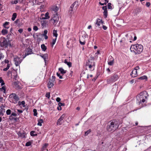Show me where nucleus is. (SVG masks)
<instances>
[{
	"instance_id": "f257e3e1",
	"label": "nucleus",
	"mask_w": 151,
	"mask_h": 151,
	"mask_svg": "<svg viewBox=\"0 0 151 151\" xmlns=\"http://www.w3.org/2000/svg\"><path fill=\"white\" fill-rule=\"evenodd\" d=\"M118 127V122L114 119L111 120L108 123L106 129L109 132L114 131L117 129Z\"/></svg>"
},
{
	"instance_id": "f03ea898",
	"label": "nucleus",
	"mask_w": 151,
	"mask_h": 151,
	"mask_svg": "<svg viewBox=\"0 0 151 151\" xmlns=\"http://www.w3.org/2000/svg\"><path fill=\"white\" fill-rule=\"evenodd\" d=\"M130 49L131 52H133L136 54H139L142 51L143 47L141 45L137 44L135 45H132Z\"/></svg>"
},
{
	"instance_id": "7ed1b4c3",
	"label": "nucleus",
	"mask_w": 151,
	"mask_h": 151,
	"mask_svg": "<svg viewBox=\"0 0 151 151\" xmlns=\"http://www.w3.org/2000/svg\"><path fill=\"white\" fill-rule=\"evenodd\" d=\"M0 45L1 47H7L8 45L11 47V44L9 42H7L4 38L3 42H0Z\"/></svg>"
},
{
	"instance_id": "20e7f679",
	"label": "nucleus",
	"mask_w": 151,
	"mask_h": 151,
	"mask_svg": "<svg viewBox=\"0 0 151 151\" xmlns=\"http://www.w3.org/2000/svg\"><path fill=\"white\" fill-rule=\"evenodd\" d=\"M118 78V76L116 74H114L111 77L110 79L107 80V83H109L111 82H115L117 80Z\"/></svg>"
},
{
	"instance_id": "39448f33",
	"label": "nucleus",
	"mask_w": 151,
	"mask_h": 151,
	"mask_svg": "<svg viewBox=\"0 0 151 151\" xmlns=\"http://www.w3.org/2000/svg\"><path fill=\"white\" fill-rule=\"evenodd\" d=\"M95 63L94 62H90L89 60H88L86 62V65L88 66L89 68H91L92 67L93 68V70L94 69Z\"/></svg>"
},
{
	"instance_id": "423d86ee",
	"label": "nucleus",
	"mask_w": 151,
	"mask_h": 151,
	"mask_svg": "<svg viewBox=\"0 0 151 151\" xmlns=\"http://www.w3.org/2000/svg\"><path fill=\"white\" fill-rule=\"evenodd\" d=\"M76 3V2H74L70 6L68 12L70 14H71L73 10H75V9H76V6H75Z\"/></svg>"
},
{
	"instance_id": "0eeeda50",
	"label": "nucleus",
	"mask_w": 151,
	"mask_h": 151,
	"mask_svg": "<svg viewBox=\"0 0 151 151\" xmlns=\"http://www.w3.org/2000/svg\"><path fill=\"white\" fill-rule=\"evenodd\" d=\"M22 60L20 58L17 57L14 58V61L15 62V64L16 66H18L21 63Z\"/></svg>"
},
{
	"instance_id": "6e6552de",
	"label": "nucleus",
	"mask_w": 151,
	"mask_h": 151,
	"mask_svg": "<svg viewBox=\"0 0 151 151\" xmlns=\"http://www.w3.org/2000/svg\"><path fill=\"white\" fill-rule=\"evenodd\" d=\"M102 9L104 11L103 12L104 15V16L105 18H106L107 17L108 15L107 8V6H103Z\"/></svg>"
},
{
	"instance_id": "1a4fd4ad",
	"label": "nucleus",
	"mask_w": 151,
	"mask_h": 151,
	"mask_svg": "<svg viewBox=\"0 0 151 151\" xmlns=\"http://www.w3.org/2000/svg\"><path fill=\"white\" fill-rule=\"evenodd\" d=\"M65 114H63L60 117V118L58 119L57 123V124L58 125H60L61 124V123H60V122L62 121L65 117Z\"/></svg>"
},
{
	"instance_id": "9d476101",
	"label": "nucleus",
	"mask_w": 151,
	"mask_h": 151,
	"mask_svg": "<svg viewBox=\"0 0 151 151\" xmlns=\"http://www.w3.org/2000/svg\"><path fill=\"white\" fill-rule=\"evenodd\" d=\"M41 17H42V19H46L49 18L50 17L49 16V13L47 12H46L45 15L44 14H42Z\"/></svg>"
},
{
	"instance_id": "9b49d317",
	"label": "nucleus",
	"mask_w": 151,
	"mask_h": 151,
	"mask_svg": "<svg viewBox=\"0 0 151 151\" xmlns=\"http://www.w3.org/2000/svg\"><path fill=\"white\" fill-rule=\"evenodd\" d=\"M32 53V50L30 48H27L26 50L25 51V56L31 54Z\"/></svg>"
},
{
	"instance_id": "f8f14e48",
	"label": "nucleus",
	"mask_w": 151,
	"mask_h": 151,
	"mask_svg": "<svg viewBox=\"0 0 151 151\" xmlns=\"http://www.w3.org/2000/svg\"><path fill=\"white\" fill-rule=\"evenodd\" d=\"M131 76L133 77H135L137 76V71L135 70H133L131 73Z\"/></svg>"
},
{
	"instance_id": "ddd939ff",
	"label": "nucleus",
	"mask_w": 151,
	"mask_h": 151,
	"mask_svg": "<svg viewBox=\"0 0 151 151\" xmlns=\"http://www.w3.org/2000/svg\"><path fill=\"white\" fill-rule=\"evenodd\" d=\"M52 81H49L47 83L48 87L49 88H50L54 86L53 82Z\"/></svg>"
},
{
	"instance_id": "4468645a",
	"label": "nucleus",
	"mask_w": 151,
	"mask_h": 151,
	"mask_svg": "<svg viewBox=\"0 0 151 151\" xmlns=\"http://www.w3.org/2000/svg\"><path fill=\"white\" fill-rule=\"evenodd\" d=\"M109 59L111 60V61H108V64L109 65H113L114 63V59L112 56L109 57Z\"/></svg>"
},
{
	"instance_id": "2eb2a0df",
	"label": "nucleus",
	"mask_w": 151,
	"mask_h": 151,
	"mask_svg": "<svg viewBox=\"0 0 151 151\" xmlns=\"http://www.w3.org/2000/svg\"><path fill=\"white\" fill-rule=\"evenodd\" d=\"M59 70L60 71V73L62 75L64 76V74L66 73V70H64L62 68H59Z\"/></svg>"
},
{
	"instance_id": "dca6fc26",
	"label": "nucleus",
	"mask_w": 151,
	"mask_h": 151,
	"mask_svg": "<svg viewBox=\"0 0 151 151\" xmlns=\"http://www.w3.org/2000/svg\"><path fill=\"white\" fill-rule=\"evenodd\" d=\"M102 23V20L99 19H98L97 21V22L96 23V25L98 26H100V24Z\"/></svg>"
},
{
	"instance_id": "f3484780",
	"label": "nucleus",
	"mask_w": 151,
	"mask_h": 151,
	"mask_svg": "<svg viewBox=\"0 0 151 151\" xmlns=\"http://www.w3.org/2000/svg\"><path fill=\"white\" fill-rule=\"evenodd\" d=\"M143 93L142 92H141V93L137 97V100L138 99V97H139V98H140V101H139V104H140V102H141V98H142V95H143Z\"/></svg>"
},
{
	"instance_id": "a211bd4d",
	"label": "nucleus",
	"mask_w": 151,
	"mask_h": 151,
	"mask_svg": "<svg viewBox=\"0 0 151 151\" xmlns=\"http://www.w3.org/2000/svg\"><path fill=\"white\" fill-rule=\"evenodd\" d=\"M41 47L43 51H45L47 49V47L44 44H42L41 45Z\"/></svg>"
},
{
	"instance_id": "6ab92c4d",
	"label": "nucleus",
	"mask_w": 151,
	"mask_h": 151,
	"mask_svg": "<svg viewBox=\"0 0 151 151\" xmlns=\"http://www.w3.org/2000/svg\"><path fill=\"white\" fill-rule=\"evenodd\" d=\"M17 16V13H14L13 14L12 17V20L13 21H14L15 19V18H16Z\"/></svg>"
},
{
	"instance_id": "aec40b11",
	"label": "nucleus",
	"mask_w": 151,
	"mask_h": 151,
	"mask_svg": "<svg viewBox=\"0 0 151 151\" xmlns=\"http://www.w3.org/2000/svg\"><path fill=\"white\" fill-rule=\"evenodd\" d=\"M3 35H5L7 33L8 31L6 29H3L1 31Z\"/></svg>"
},
{
	"instance_id": "412c9836",
	"label": "nucleus",
	"mask_w": 151,
	"mask_h": 151,
	"mask_svg": "<svg viewBox=\"0 0 151 151\" xmlns=\"http://www.w3.org/2000/svg\"><path fill=\"white\" fill-rule=\"evenodd\" d=\"M43 122V119H40L38 120V122L37 124L38 125H39L40 126H42L41 123Z\"/></svg>"
},
{
	"instance_id": "4be33fe9",
	"label": "nucleus",
	"mask_w": 151,
	"mask_h": 151,
	"mask_svg": "<svg viewBox=\"0 0 151 151\" xmlns=\"http://www.w3.org/2000/svg\"><path fill=\"white\" fill-rule=\"evenodd\" d=\"M53 36H55L56 38L58 36V34L57 33V31L56 30H54L53 32Z\"/></svg>"
},
{
	"instance_id": "5701e85b",
	"label": "nucleus",
	"mask_w": 151,
	"mask_h": 151,
	"mask_svg": "<svg viewBox=\"0 0 151 151\" xmlns=\"http://www.w3.org/2000/svg\"><path fill=\"white\" fill-rule=\"evenodd\" d=\"M58 10V8L57 6H55L54 8H52V10L54 11L55 14H57V12Z\"/></svg>"
},
{
	"instance_id": "b1692460",
	"label": "nucleus",
	"mask_w": 151,
	"mask_h": 151,
	"mask_svg": "<svg viewBox=\"0 0 151 151\" xmlns=\"http://www.w3.org/2000/svg\"><path fill=\"white\" fill-rule=\"evenodd\" d=\"M19 135L21 137L23 138L25 137V135L24 133H21L20 132L18 133Z\"/></svg>"
},
{
	"instance_id": "393cba45",
	"label": "nucleus",
	"mask_w": 151,
	"mask_h": 151,
	"mask_svg": "<svg viewBox=\"0 0 151 151\" xmlns=\"http://www.w3.org/2000/svg\"><path fill=\"white\" fill-rule=\"evenodd\" d=\"M111 4L110 3H108L107 7L108 6V8L109 9H112V6H111Z\"/></svg>"
},
{
	"instance_id": "a878e982",
	"label": "nucleus",
	"mask_w": 151,
	"mask_h": 151,
	"mask_svg": "<svg viewBox=\"0 0 151 151\" xmlns=\"http://www.w3.org/2000/svg\"><path fill=\"white\" fill-rule=\"evenodd\" d=\"M57 75L58 77H59V78L60 79H62L63 78V77L65 78L64 76L62 75L61 76L60 75V73H57Z\"/></svg>"
},
{
	"instance_id": "bb28decb",
	"label": "nucleus",
	"mask_w": 151,
	"mask_h": 151,
	"mask_svg": "<svg viewBox=\"0 0 151 151\" xmlns=\"http://www.w3.org/2000/svg\"><path fill=\"white\" fill-rule=\"evenodd\" d=\"M147 77L146 76H143L142 77H141L138 78L140 80H144V79H147Z\"/></svg>"
},
{
	"instance_id": "cd10ccee",
	"label": "nucleus",
	"mask_w": 151,
	"mask_h": 151,
	"mask_svg": "<svg viewBox=\"0 0 151 151\" xmlns=\"http://www.w3.org/2000/svg\"><path fill=\"white\" fill-rule=\"evenodd\" d=\"M11 110H10V109H8L6 111V114L7 115H9L10 114H11Z\"/></svg>"
},
{
	"instance_id": "c85d7f7f",
	"label": "nucleus",
	"mask_w": 151,
	"mask_h": 151,
	"mask_svg": "<svg viewBox=\"0 0 151 151\" xmlns=\"http://www.w3.org/2000/svg\"><path fill=\"white\" fill-rule=\"evenodd\" d=\"M48 58V55L47 54H45L44 55V59L45 61H46V59Z\"/></svg>"
},
{
	"instance_id": "c756f323",
	"label": "nucleus",
	"mask_w": 151,
	"mask_h": 151,
	"mask_svg": "<svg viewBox=\"0 0 151 151\" xmlns=\"http://www.w3.org/2000/svg\"><path fill=\"white\" fill-rule=\"evenodd\" d=\"M35 132L34 131H31L30 132V135H31V136H34L37 135V134H34V133Z\"/></svg>"
},
{
	"instance_id": "7c9ffc66",
	"label": "nucleus",
	"mask_w": 151,
	"mask_h": 151,
	"mask_svg": "<svg viewBox=\"0 0 151 151\" xmlns=\"http://www.w3.org/2000/svg\"><path fill=\"white\" fill-rule=\"evenodd\" d=\"M91 132V129H89L86 132L85 134V136H87L88 134L89 133Z\"/></svg>"
},
{
	"instance_id": "2f4dec72",
	"label": "nucleus",
	"mask_w": 151,
	"mask_h": 151,
	"mask_svg": "<svg viewBox=\"0 0 151 151\" xmlns=\"http://www.w3.org/2000/svg\"><path fill=\"white\" fill-rule=\"evenodd\" d=\"M8 24H9V22H5L4 23V24H3V26H4V27H5V28H7V29H8L9 27H6V26L8 25Z\"/></svg>"
},
{
	"instance_id": "473e14b6",
	"label": "nucleus",
	"mask_w": 151,
	"mask_h": 151,
	"mask_svg": "<svg viewBox=\"0 0 151 151\" xmlns=\"http://www.w3.org/2000/svg\"><path fill=\"white\" fill-rule=\"evenodd\" d=\"M56 38H55V39H53L52 41V46H53V45L55 44V42H56Z\"/></svg>"
},
{
	"instance_id": "72a5a7b5",
	"label": "nucleus",
	"mask_w": 151,
	"mask_h": 151,
	"mask_svg": "<svg viewBox=\"0 0 151 151\" xmlns=\"http://www.w3.org/2000/svg\"><path fill=\"white\" fill-rule=\"evenodd\" d=\"M16 101H18L19 100V98L17 95H16L13 98Z\"/></svg>"
},
{
	"instance_id": "f704fd0d",
	"label": "nucleus",
	"mask_w": 151,
	"mask_h": 151,
	"mask_svg": "<svg viewBox=\"0 0 151 151\" xmlns=\"http://www.w3.org/2000/svg\"><path fill=\"white\" fill-rule=\"evenodd\" d=\"M37 110L35 109H33V112L34 113V115L35 116H36L37 115Z\"/></svg>"
},
{
	"instance_id": "c9c22d12",
	"label": "nucleus",
	"mask_w": 151,
	"mask_h": 151,
	"mask_svg": "<svg viewBox=\"0 0 151 151\" xmlns=\"http://www.w3.org/2000/svg\"><path fill=\"white\" fill-rule=\"evenodd\" d=\"M41 22V24L44 27L45 25L46 24V21H42Z\"/></svg>"
},
{
	"instance_id": "e433bc0d",
	"label": "nucleus",
	"mask_w": 151,
	"mask_h": 151,
	"mask_svg": "<svg viewBox=\"0 0 151 151\" xmlns=\"http://www.w3.org/2000/svg\"><path fill=\"white\" fill-rule=\"evenodd\" d=\"M79 41H80V42L81 45H84L85 44V42L84 41L83 42H82V41H81V39L80 38Z\"/></svg>"
},
{
	"instance_id": "4c0bfd02",
	"label": "nucleus",
	"mask_w": 151,
	"mask_h": 151,
	"mask_svg": "<svg viewBox=\"0 0 151 151\" xmlns=\"http://www.w3.org/2000/svg\"><path fill=\"white\" fill-rule=\"evenodd\" d=\"M65 104L64 103H62L61 102H59L58 103V105L59 106H64Z\"/></svg>"
},
{
	"instance_id": "58836bf2",
	"label": "nucleus",
	"mask_w": 151,
	"mask_h": 151,
	"mask_svg": "<svg viewBox=\"0 0 151 151\" xmlns=\"http://www.w3.org/2000/svg\"><path fill=\"white\" fill-rule=\"evenodd\" d=\"M33 29L34 30L37 31L38 29V28L37 26H34L33 27Z\"/></svg>"
},
{
	"instance_id": "ea45409f",
	"label": "nucleus",
	"mask_w": 151,
	"mask_h": 151,
	"mask_svg": "<svg viewBox=\"0 0 151 151\" xmlns=\"http://www.w3.org/2000/svg\"><path fill=\"white\" fill-rule=\"evenodd\" d=\"M67 64L70 67L72 66V63L70 62H68Z\"/></svg>"
},
{
	"instance_id": "a19ab883",
	"label": "nucleus",
	"mask_w": 151,
	"mask_h": 151,
	"mask_svg": "<svg viewBox=\"0 0 151 151\" xmlns=\"http://www.w3.org/2000/svg\"><path fill=\"white\" fill-rule=\"evenodd\" d=\"M31 143L30 142H27L26 144V146H29L31 145Z\"/></svg>"
},
{
	"instance_id": "79ce46f5",
	"label": "nucleus",
	"mask_w": 151,
	"mask_h": 151,
	"mask_svg": "<svg viewBox=\"0 0 151 151\" xmlns=\"http://www.w3.org/2000/svg\"><path fill=\"white\" fill-rule=\"evenodd\" d=\"M54 23H56V22H57L58 21V19H56L55 17H54Z\"/></svg>"
},
{
	"instance_id": "37998d69",
	"label": "nucleus",
	"mask_w": 151,
	"mask_h": 151,
	"mask_svg": "<svg viewBox=\"0 0 151 151\" xmlns=\"http://www.w3.org/2000/svg\"><path fill=\"white\" fill-rule=\"evenodd\" d=\"M16 94L15 93H12L10 95V96L11 97H13V98L14 97V96H15L16 95Z\"/></svg>"
},
{
	"instance_id": "c03bdc74",
	"label": "nucleus",
	"mask_w": 151,
	"mask_h": 151,
	"mask_svg": "<svg viewBox=\"0 0 151 151\" xmlns=\"http://www.w3.org/2000/svg\"><path fill=\"white\" fill-rule=\"evenodd\" d=\"M46 96L48 98H49L50 97V93H47L46 94Z\"/></svg>"
},
{
	"instance_id": "a18cd8bd",
	"label": "nucleus",
	"mask_w": 151,
	"mask_h": 151,
	"mask_svg": "<svg viewBox=\"0 0 151 151\" xmlns=\"http://www.w3.org/2000/svg\"><path fill=\"white\" fill-rule=\"evenodd\" d=\"M55 76H52V79L51 81H55Z\"/></svg>"
},
{
	"instance_id": "49530a36",
	"label": "nucleus",
	"mask_w": 151,
	"mask_h": 151,
	"mask_svg": "<svg viewBox=\"0 0 151 151\" xmlns=\"http://www.w3.org/2000/svg\"><path fill=\"white\" fill-rule=\"evenodd\" d=\"M47 33V30H45L44 31V33L42 34V35H46Z\"/></svg>"
},
{
	"instance_id": "de8ad7c7",
	"label": "nucleus",
	"mask_w": 151,
	"mask_h": 151,
	"mask_svg": "<svg viewBox=\"0 0 151 151\" xmlns=\"http://www.w3.org/2000/svg\"><path fill=\"white\" fill-rule=\"evenodd\" d=\"M1 89H2V90H4V93H5V91H6L5 86H2V88H1Z\"/></svg>"
},
{
	"instance_id": "09e8293b",
	"label": "nucleus",
	"mask_w": 151,
	"mask_h": 151,
	"mask_svg": "<svg viewBox=\"0 0 151 151\" xmlns=\"http://www.w3.org/2000/svg\"><path fill=\"white\" fill-rule=\"evenodd\" d=\"M11 116H17V114L13 112L12 113Z\"/></svg>"
},
{
	"instance_id": "8fccbe9b",
	"label": "nucleus",
	"mask_w": 151,
	"mask_h": 151,
	"mask_svg": "<svg viewBox=\"0 0 151 151\" xmlns=\"http://www.w3.org/2000/svg\"><path fill=\"white\" fill-rule=\"evenodd\" d=\"M50 22L54 24V17L52 19H51L50 20Z\"/></svg>"
},
{
	"instance_id": "3c124183",
	"label": "nucleus",
	"mask_w": 151,
	"mask_h": 151,
	"mask_svg": "<svg viewBox=\"0 0 151 151\" xmlns=\"http://www.w3.org/2000/svg\"><path fill=\"white\" fill-rule=\"evenodd\" d=\"M60 99L59 97H57L56 99V101L58 102H60Z\"/></svg>"
},
{
	"instance_id": "603ef678",
	"label": "nucleus",
	"mask_w": 151,
	"mask_h": 151,
	"mask_svg": "<svg viewBox=\"0 0 151 151\" xmlns=\"http://www.w3.org/2000/svg\"><path fill=\"white\" fill-rule=\"evenodd\" d=\"M14 118H13V117H12V116H10L9 117V119H10V120H13L14 119Z\"/></svg>"
},
{
	"instance_id": "864d4df0",
	"label": "nucleus",
	"mask_w": 151,
	"mask_h": 151,
	"mask_svg": "<svg viewBox=\"0 0 151 151\" xmlns=\"http://www.w3.org/2000/svg\"><path fill=\"white\" fill-rule=\"evenodd\" d=\"M99 3L101 5H102V6H104V5H106V3H102L101 2H99Z\"/></svg>"
},
{
	"instance_id": "5fc2aeb1",
	"label": "nucleus",
	"mask_w": 151,
	"mask_h": 151,
	"mask_svg": "<svg viewBox=\"0 0 151 151\" xmlns=\"http://www.w3.org/2000/svg\"><path fill=\"white\" fill-rule=\"evenodd\" d=\"M4 55L2 53H0V60L2 58H3Z\"/></svg>"
},
{
	"instance_id": "6e6d98bb",
	"label": "nucleus",
	"mask_w": 151,
	"mask_h": 151,
	"mask_svg": "<svg viewBox=\"0 0 151 151\" xmlns=\"http://www.w3.org/2000/svg\"><path fill=\"white\" fill-rule=\"evenodd\" d=\"M48 145V144L45 143V144L44 146L43 147V149L45 148H46L47 147Z\"/></svg>"
},
{
	"instance_id": "4d7b16f0",
	"label": "nucleus",
	"mask_w": 151,
	"mask_h": 151,
	"mask_svg": "<svg viewBox=\"0 0 151 151\" xmlns=\"http://www.w3.org/2000/svg\"><path fill=\"white\" fill-rule=\"evenodd\" d=\"M150 3H149V2H147L146 3V5L147 6V7H149L150 6Z\"/></svg>"
},
{
	"instance_id": "13d9d810",
	"label": "nucleus",
	"mask_w": 151,
	"mask_h": 151,
	"mask_svg": "<svg viewBox=\"0 0 151 151\" xmlns=\"http://www.w3.org/2000/svg\"><path fill=\"white\" fill-rule=\"evenodd\" d=\"M21 104L22 105H23V106L24 107L25 106V103L24 101H23L21 102Z\"/></svg>"
},
{
	"instance_id": "bf43d9fd",
	"label": "nucleus",
	"mask_w": 151,
	"mask_h": 151,
	"mask_svg": "<svg viewBox=\"0 0 151 151\" xmlns=\"http://www.w3.org/2000/svg\"><path fill=\"white\" fill-rule=\"evenodd\" d=\"M18 0H15L14 1L13 3V2H12V4H16L18 3Z\"/></svg>"
},
{
	"instance_id": "052dcab7",
	"label": "nucleus",
	"mask_w": 151,
	"mask_h": 151,
	"mask_svg": "<svg viewBox=\"0 0 151 151\" xmlns=\"http://www.w3.org/2000/svg\"><path fill=\"white\" fill-rule=\"evenodd\" d=\"M57 109L58 110H61L62 108H61V106H59L58 107H57Z\"/></svg>"
},
{
	"instance_id": "680f3d73",
	"label": "nucleus",
	"mask_w": 151,
	"mask_h": 151,
	"mask_svg": "<svg viewBox=\"0 0 151 151\" xmlns=\"http://www.w3.org/2000/svg\"><path fill=\"white\" fill-rule=\"evenodd\" d=\"M139 69V67L138 66H137L136 67H135L134 70H137V69Z\"/></svg>"
},
{
	"instance_id": "e2e57ef3",
	"label": "nucleus",
	"mask_w": 151,
	"mask_h": 151,
	"mask_svg": "<svg viewBox=\"0 0 151 151\" xmlns=\"http://www.w3.org/2000/svg\"><path fill=\"white\" fill-rule=\"evenodd\" d=\"M18 31L20 33H22L23 32V29H19L18 30Z\"/></svg>"
},
{
	"instance_id": "0e129e2a",
	"label": "nucleus",
	"mask_w": 151,
	"mask_h": 151,
	"mask_svg": "<svg viewBox=\"0 0 151 151\" xmlns=\"http://www.w3.org/2000/svg\"><path fill=\"white\" fill-rule=\"evenodd\" d=\"M102 27L104 30H106L107 29V27L103 25Z\"/></svg>"
},
{
	"instance_id": "69168bd1",
	"label": "nucleus",
	"mask_w": 151,
	"mask_h": 151,
	"mask_svg": "<svg viewBox=\"0 0 151 151\" xmlns=\"http://www.w3.org/2000/svg\"><path fill=\"white\" fill-rule=\"evenodd\" d=\"M43 36H44L45 38V40H47L48 39V37L47 35H43Z\"/></svg>"
},
{
	"instance_id": "338daca9",
	"label": "nucleus",
	"mask_w": 151,
	"mask_h": 151,
	"mask_svg": "<svg viewBox=\"0 0 151 151\" xmlns=\"http://www.w3.org/2000/svg\"><path fill=\"white\" fill-rule=\"evenodd\" d=\"M5 63H6L8 64V63L9 62V61L8 60H5Z\"/></svg>"
},
{
	"instance_id": "774afa93",
	"label": "nucleus",
	"mask_w": 151,
	"mask_h": 151,
	"mask_svg": "<svg viewBox=\"0 0 151 151\" xmlns=\"http://www.w3.org/2000/svg\"><path fill=\"white\" fill-rule=\"evenodd\" d=\"M9 64H7L6 68L8 69L9 68Z\"/></svg>"
}]
</instances>
